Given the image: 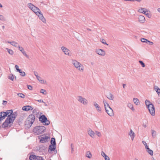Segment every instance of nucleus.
<instances>
[{"instance_id":"49","label":"nucleus","mask_w":160,"mask_h":160,"mask_svg":"<svg viewBox=\"0 0 160 160\" xmlns=\"http://www.w3.org/2000/svg\"><path fill=\"white\" fill-rule=\"evenodd\" d=\"M9 78L12 81H13L14 79V76L12 75L10 76L9 77Z\"/></svg>"},{"instance_id":"27","label":"nucleus","mask_w":160,"mask_h":160,"mask_svg":"<svg viewBox=\"0 0 160 160\" xmlns=\"http://www.w3.org/2000/svg\"><path fill=\"white\" fill-rule=\"evenodd\" d=\"M145 104L147 107V108L148 107L150 106L151 105H152V104L149 100H146L145 101Z\"/></svg>"},{"instance_id":"32","label":"nucleus","mask_w":160,"mask_h":160,"mask_svg":"<svg viewBox=\"0 0 160 160\" xmlns=\"http://www.w3.org/2000/svg\"><path fill=\"white\" fill-rule=\"evenodd\" d=\"M40 11H41L40 9L37 7L33 12H34L36 15H38V13L40 12Z\"/></svg>"},{"instance_id":"7","label":"nucleus","mask_w":160,"mask_h":160,"mask_svg":"<svg viewBox=\"0 0 160 160\" xmlns=\"http://www.w3.org/2000/svg\"><path fill=\"white\" fill-rule=\"evenodd\" d=\"M61 49L64 54L65 55L69 56H71L72 55V53L70 50L65 47H61Z\"/></svg>"},{"instance_id":"5","label":"nucleus","mask_w":160,"mask_h":160,"mask_svg":"<svg viewBox=\"0 0 160 160\" xmlns=\"http://www.w3.org/2000/svg\"><path fill=\"white\" fill-rule=\"evenodd\" d=\"M39 120L42 123H44L45 125H48L50 123L49 121L47 119V118L44 115L41 116L39 118Z\"/></svg>"},{"instance_id":"38","label":"nucleus","mask_w":160,"mask_h":160,"mask_svg":"<svg viewBox=\"0 0 160 160\" xmlns=\"http://www.w3.org/2000/svg\"><path fill=\"white\" fill-rule=\"evenodd\" d=\"M141 41L142 42H144L147 43H148V40L144 38H141Z\"/></svg>"},{"instance_id":"64","label":"nucleus","mask_w":160,"mask_h":160,"mask_svg":"<svg viewBox=\"0 0 160 160\" xmlns=\"http://www.w3.org/2000/svg\"><path fill=\"white\" fill-rule=\"evenodd\" d=\"M142 126H143L144 127V128H146L147 127V125L146 124H143V125H142Z\"/></svg>"},{"instance_id":"61","label":"nucleus","mask_w":160,"mask_h":160,"mask_svg":"<svg viewBox=\"0 0 160 160\" xmlns=\"http://www.w3.org/2000/svg\"><path fill=\"white\" fill-rule=\"evenodd\" d=\"M74 151V148L73 147H71V153H72Z\"/></svg>"},{"instance_id":"19","label":"nucleus","mask_w":160,"mask_h":160,"mask_svg":"<svg viewBox=\"0 0 160 160\" xmlns=\"http://www.w3.org/2000/svg\"><path fill=\"white\" fill-rule=\"evenodd\" d=\"M138 21L141 23H143L145 21L144 17L142 15H140L138 17Z\"/></svg>"},{"instance_id":"20","label":"nucleus","mask_w":160,"mask_h":160,"mask_svg":"<svg viewBox=\"0 0 160 160\" xmlns=\"http://www.w3.org/2000/svg\"><path fill=\"white\" fill-rule=\"evenodd\" d=\"M103 102L104 104V106L105 110L110 107L108 103L107 102V101L105 99L103 100Z\"/></svg>"},{"instance_id":"55","label":"nucleus","mask_w":160,"mask_h":160,"mask_svg":"<svg viewBox=\"0 0 160 160\" xmlns=\"http://www.w3.org/2000/svg\"><path fill=\"white\" fill-rule=\"evenodd\" d=\"M105 160H110L109 158L107 155L104 158Z\"/></svg>"},{"instance_id":"4","label":"nucleus","mask_w":160,"mask_h":160,"mask_svg":"<svg viewBox=\"0 0 160 160\" xmlns=\"http://www.w3.org/2000/svg\"><path fill=\"white\" fill-rule=\"evenodd\" d=\"M46 130L45 128L43 126L36 127L33 129L34 133L36 135H39L43 132Z\"/></svg>"},{"instance_id":"58","label":"nucleus","mask_w":160,"mask_h":160,"mask_svg":"<svg viewBox=\"0 0 160 160\" xmlns=\"http://www.w3.org/2000/svg\"><path fill=\"white\" fill-rule=\"evenodd\" d=\"M37 110L36 109H34L32 111V113L34 114H35V113H36Z\"/></svg>"},{"instance_id":"47","label":"nucleus","mask_w":160,"mask_h":160,"mask_svg":"<svg viewBox=\"0 0 160 160\" xmlns=\"http://www.w3.org/2000/svg\"><path fill=\"white\" fill-rule=\"evenodd\" d=\"M22 54L24 55L27 58H29V56L28 55H27V54H26V52H25V51L24 50L23 52H22Z\"/></svg>"},{"instance_id":"59","label":"nucleus","mask_w":160,"mask_h":160,"mask_svg":"<svg viewBox=\"0 0 160 160\" xmlns=\"http://www.w3.org/2000/svg\"><path fill=\"white\" fill-rule=\"evenodd\" d=\"M7 101H4V100L3 101V103H2L3 104L5 105L7 104Z\"/></svg>"},{"instance_id":"57","label":"nucleus","mask_w":160,"mask_h":160,"mask_svg":"<svg viewBox=\"0 0 160 160\" xmlns=\"http://www.w3.org/2000/svg\"><path fill=\"white\" fill-rule=\"evenodd\" d=\"M34 75H35V76L37 77H38V73L37 72H34Z\"/></svg>"},{"instance_id":"60","label":"nucleus","mask_w":160,"mask_h":160,"mask_svg":"<svg viewBox=\"0 0 160 160\" xmlns=\"http://www.w3.org/2000/svg\"><path fill=\"white\" fill-rule=\"evenodd\" d=\"M149 42L150 45H153V43L152 42L149 41L148 40V43Z\"/></svg>"},{"instance_id":"29","label":"nucleus","mask_w":160,"mask_h":160,"mask_svg":"<svg viewBox=\"0 0 160 160\" xmlns=\"http://www.w3.org/2000/svg\"><path fill=\"white\" fill-rule=\"evenodd\" d=\"M56 146L53 145H50L49 146V151H54L56 148Z\"/></svg>"},{"instance_id":"31","label":"nucleus","mask_w":160,"mask_h":160,"mask_svg":"<svg viewBox=\"0 0 160 160\" xmlns=\"http://www.w3.org/2000/svg\"><path fill=\"white\" fill-rule=\"evenodd\" d=\"M5 113L4 112H2L0 113V116L2 119H3L5 118L6 116Z\"/></svg>"},{"instance_id":"46","label":"nucleus","mask_w":160,"mask_h":160,"mask_svg":"<svg viewBox=\"0 0 160 160\" xmlns=\"http://www.w3.org/2000/svg\"><path fill=\"white\" fill-rule=\"evenodd\" d=\"M101 42L103 44L107 45H108V44L106 42V41L104 39H102L101 40Z\"/></svg>"},{"instance_id":"24","label":"nucleus","mask_w":160,"mask_h":160,"mask_svg":"<svg viewBox=\"0 0 160 160\" xmlns=\"http://www.w3.org/2000/svg\"><path fill=\"white\" fill-rule=\"evenodd\" d=\"M37 79L42 84H45L46 82V81L43 79H41V77L39 76H38L36 77Z\"/></svg>"},{"instance_id":"8","label":"nucleus","mask_w":160,"mask_h":160,"mask_svg":"<svg viewBox=\"0 0 160 160\" xmlns=\"http://www.w3.org/2000/svg\"><path fill=\"white\" fill-rule=\"evenodd\" d=\"M149 112L152 116L155 115V108L154 105L152 104L147 108Z\"/></svg>"},{"instance_id":"34","label":"nucleus","mask_w":160,"mask_h":160,"mask_svg":"<svg viewBox=\"0 0 160 160\" xmlns=\"http://www.w3.org/2000/svg\"><path fill=\"white\" fill-rule=\"evenodd\" d=\"M147 151L152 156L153 155V151L150 149L149 148L147 149Z\"/></svg>"},{"instance_id":"16","label":"nucleus","mask_w":160,"mask_h":160,"mask_svg":"<svg viewBox=\"0 0 160 160\" xmlns=\"http://www.w3.org/2000/svg\"><path fill=\"white\" fill-rule=\"evenodd\" d=\"M128 134L132 140H133L135 137V133L132 129H130V131L129 132Z\"/></svg>"},{"instance_id":"22","label":"nucleus","mask_w":160,"mask_h":160,"mask_svg":"<svg viewBox=\"0 0 160 160\" xmlns=\"http://www.w3.org/2000/svg\"><path fill=\"white\" fill-rule=\"evenodd\" d=\"M88 134L92 138H94L95 133L91 129H90L88 131Z\"/></svg>"},{"instance_id":"26","label":"nucleus","mask_w":160,"mask_h":160,"mask_svg":"<svg viewBox=\"0 0 160 160\" xmlns=\"http://www.w3.org/2000/svg\"><path fill=\"white\" fill-rule=\"evenodd\" d=\"M128 107L130 109H131L133 111H135V109L133 108V105L130 103H128L127 105Z\"/></svg>"},{"instance_id":"23","label":"nucleus","mask_w":160,"mask_h":160,"mask_svg":"<svg viewBox=\"0 0 160 160\" xmlns=\"http://www.w3.org/2000/svg\"><path fill=\"white\" fill-rule=\"evenodd\" d=\"M6 114V116H8V117L11 116L12 114H13V111L12 110H7L6 112H4Z\"/></svg>"},{"instance_id":"35","label":"nucleus","mask_w":160,"mask_h":160,"mask_svg":"<svg viewBox=\"0 0 160 160\" xmlns=\"http://www.w3.org/2000/svg\"><path fill=\"white\" fill-rule=\"evenodd\" d=\"M51 143L52 145L56 146V142L54 138H52L51 141Z\"/></svg>"},{"instance_id":"2","label":"nucleus","mask_w":160,"mask_h":160,"mask_svg":"<svg viewBox=\"0 0 160 160\" xmlns=\"http://www.w3.org/2000/svg\"><path fill=\"white\" fill-rule=\"evenodd\" d=\"M35 120V116L32 114L30 115L25 122V125L28 128L30 127L34 122Z\"/></svg>"},{"instance_id":"52","label":"nucleus","mask_w":160,"mask_h":160,"mask_svg":"<svg viewBox=\"0 0 160 160\" xmlns=\"http://www.w3.org/2000/svg\"><path fill=\"white\" fill-rule=\"evenodd\" d=\"M101 154L102 156L104 158L107 156L105 153L103 151L102 152Z\"/></svg>"},{"instance_id":"51","label":"nucleus","mask_w":160,"mask_h":160,"mask_svg":"<svg viewBox=\"0 0 160 160\" xmlns=\"http://www.w3.org/2000/svg\"><path fill=\"white\" fill-rule=\"evenodd\" d=\"M125 1H131V2H134L135 1H137L138 2H140L141 1V0H124Z\"/></svg>"},{"instance_id":"18","label":"nucleus","mask_w":160,"mask_h":160,"mask_svg":"<svg viewBox=\"0 0 160 160\" xmlns=\"http://www.w3.org/2000/svg\"><path fill=\"white\" fill-rule=\"evenodd\" d=\"M157 92L159 97L160 96V88L157 86H155L153 88Z\"/></svg>"},{"instance_id":"21","label":"nucleus","mask_w":160,"mask_h":160,"mask_svg":"<svg viewBox=\"0 0 160 160\" xmlns=\"http://www.w3.org/2000/svg\"><path fill=\"white\" fill-rule=\"evenodd\" d=\"M94 106L95 107L97 111L98 112H100L101 110V107L99 106L97 103L96 102H94Z\"/></svg>"},{"instance_id":"44","label":"nucleus","mask_w":160,"mask_h":160,"mask_svg":"<svg viewBox=\"0 0 160 160\" xmlns=\"http://www.w3.org/2000/svg\"><path fill=\"white\" fill-rule=\"evenodd\" d=\"M96 134L98 137H101V133L98 132V131H96L95 132V134Z\"/></svg>"},{"instance_id":"36","label":"nucleus","mask_w":160,"mask_h":160,"mask_svg":"<svg viewBox=\"0 0 160 160\" xmlns=\"http://www.w3.org/2000/svg\"><path fill=\"white\" fill-rule=\"evenodd\" d=\"M152 137L153 138H154L156 135V132L154 130H152Z\"/></svg>"},{"instance_id":"1","label":"nucleus","mask_w":160,"mask_h":160,"mask_svg":"<svg viewBox=\"0 0 160 160\" xmlns=\"http://www.w3.org/2000/svg\"><path fill=\"white\" fill-rule=\"evenodd\" d=\"M16 115V112H14L13 114H12L11 116L8 117L5 121L2 124V127L5 128L8 126L10 127L11 124H12L14 120Z\"/></svg>"},{"instance_id":"9","label":"nucleus","mask_w":160,"mask_h":160,"mask_svg":"<svg viewBox=\"0 0 160 160\" xmlns=\"http://www.w3.org/2000/svg\"><path fill=\"white\" fill-rule=\"evenodd\" d=\"M30 160H43L42 157L34 155H30L29 157Z\"/></svg>"},{"instance_id":"3","label":"nucleus","mask_w":160,"mask_h":160,"mask_svg":"<svg viewBox=\"0 0 160 160\" xmlns=\"http://www.w3.org/2000/svg\"><path fill=\"white\" fill-rule=\"evenodd\" d=\"M72 63L75 67L79 71L83 72L84 71V66L79 62L74 59L72 60Z\"/></svg>"},{"instance_id":"50","label":"nucleus","mask_w":160,"mask_h":160,"mask_svg":"<svg viewBox=\"0 0 160 160\" xmlns=\"http://www.w3.org/2000/svg\"><path fill=\"white\" fill-rule=\"evenodd\" d=\"M156 102L158 104H160V98H158L156 99Z\"/></svg>"},{"instance_id":"39","label":"nucleus","mask_w":160,"mask_h":160,"mask_svg":"<svg viewBox=\"0 0 160 160\" xmlns=\"http://www.w3.org/2000/svg\"><path fill=\"white\" fill-rule=\"evenodd\" d=\"M17 95H18V96L21 97L22 98H24L25 97V95L22 93H17Z\"/></svg>"},{"instance_id":"25","label":"nucleus","mask_w":160,"mask_h":160,"mask_svg":"<svg viewBox=\"0 0 160 160\" xmlns=\"http://www.w3.org/2000/svg\"><path fill=\"white\" fill-rule=\"evenodd\" d=\"M107 97L110 100H113L114 99L113 95L110 92L107 96Z\"/></svg>"},{"instance_id":"43","label":"nucleus","mask_w":160,"mask_h":160,"mask_svg":"<svg viewBox=\"0 0 160 160\" xmlns=\"http://www.w3.org/2000/svg\"><path fill=\"white\" fill-rule=\"evenodd\" d=\"M0 20L1 21H4L5 20V18L2 15L0 14Z\"/></svg>"},{"instance_id":"41","label":"nucleus","mask_w":160,"mask_h":160,"mask_svg":"<svg viewBox=\"0 0 160 160\" xmlns=\"http://www.w3.org/2000/svg\"><path fill=\"white\" fill-rule=\"evenodd\" d=\"M40 92L43 94L44 95H46L47 94L46 91L43 89H41L40 90Z\"/></svg>"},{"instance_id":"54","label":"nucleus","mask_w":160,"mask_h":160,"mask_svg":"<svg viewBox=\"0 0 160 160\" xmlns=\"http://www.w3.org/2000/svg\"><path fill=\"white\" fill-rule=\"evenodd\" d=\"M28 88L29 90H32V87L31 86L29 85H27Z\"/></svg>"},{"instance_id":"15","label":"nucleus","mask_w":160,"mask_h":160,"mask_svg":"<svg viewBox=\"0 0 160 160\" xmlns=\"http://www.w3.org/2000/svg\"><path fill=\"white\" fill-rule=\"evenodd\" d=\"M7 42L8 43H10L12 45L15 47L18 48L19 46L18 44L15 41L10 42L9 41H7Z\"/></svg>"},{"instance_id":"14","label":"nucleus","mask_w":160,"mask_h":160,"mask_svg":"<svg viewBox=\"0 0 160 160\" xmlns=\"http://www.w3.org/2000/svg\"><path fill=\"white\" fill-rule=\"evenodd\" d=\"M22 109L23 110L28 111L29 110H33V108L31 106L27 105L23 107L22 108Z\"/></svg>"},{"instance_id":"45","label":"nucleus","mask_w":160,"mask_h":160,"mask_svg":"<svg viewBox=\"0 0 160 160\" xmlns=\"http://www.w3.org/2000/svg\"><path fill=\"white\" fill-rule=\"evenodd\" d=\"M142 142L143 144L145 145V148L146 149H147V148H148V146L147 144V143H146V142H145L143 141Z\"/></svg>"},{"instance_id":"10","label":"nucleus","mask_w":160,"mask_h":160,"mask_svg":"<svg viewBox=\"0 0 160 160\" xmlns=\"http://www.w3.org/2000/svg\"><path fill=\"white\" fill-rule=\"evenodd\" d=\"M40 139V142L42 143H44L48 142L49 139V138L48 136L41 137L39 138Z\"/></svg>"},{"instance_id":"6","label":"nucleus","mask_w":160,"mask_h":160,"mask_svg":"<svg viewBox=\"0 0 160 160\" xmlns=\"http://www.w3.org/2000/svg\"><path fill=\"white\" fill-rule=\"evenodd\" d=\"M77 99L78 102L84 105H87L88 103L87 100L83 98L82 96H78L77 97Z\"/></svg>"},{"instance_id":"17","label":"nucleus","mask_w":160,"mask_h":160,"mask_svg":"<svg viewBox=\"0 0 160 160\" xmlns=\"http://www.w3.org/2000/svg\"><path fill=\"white\" fill-rule=\"evenodd\" d=\"M144 14L149 18H151L152 17V15L151 14L150 12L147 9H146V10Z\"/></svg>"},{"instance_id":"56","label":"nucleus","mask_w":160,"mask_h":160,"mask_svg":"<svg viewBox=\"0 0 160 160\" xmlns=\"http://www.w3.org/2000/svg\"><path fill=\"white\" fill-rule=\"evenodd\" d=\"M37 101L39 102H44L43 101V100L42 99L37 100Z\"/></svg>"},{"instance_id":"48","label":"nucleus","mask_w":160,"mask_h":160,"mask_svg":"<svg viewBox=\"0 0 160 160\" xmlns=\"http://www.w3.org/2000/svg\"><path fill=\"white\" fill-rule=\"evenodd\" d=\"M20 73V75L24 77L25 76L26 74L24 72L21 71Z\"/></svg>"},{"instance_id":"30","label":"nucleus","mask_w":160,"mask_h":160,"mask_svg":"<svg viewBox=\"0 0 160 160\" xmlns=\"http://www.w3.org/2000/svg\"><path fill=\"white\" fill-rule=\"evenodd\" d=\"M133 101L134 103L136 105H138L139 102V100L137 98H133Z\"/></svg>"},{"instance_id":"28","label":"nucleus","mask_w":160,"mask_h":160,"mask_svg":"<svg viewBox=\"0 0 160 160\" xmlns=\"http://www.w3.org/2000/svg\"><path fill=\"white\" fill-rule=\"evenodd\" d=\"M86 156L89 158H91L92 157V155L90 151H87L86 152Z\"/></svg>"},{"instance_id":"40","label":"nucleus","mask_w":160,"mask_h":160,"mask_svg":"<svg viewBox=\"0 0 160 160\" xmlns=\"http://www.w3.org/2000/svg\"><path fill=\"white\" fill-rule=\"evenodd\" d=\"M7 49L8 52L11 55H12L13 53V51L10 49H9L8 48H7Z\"/></svg>"},{"instance_id":"33","label":"nucleus","mask_w":160,"mask_h":160,"mask_svg":"<svg viewBox=\"0 0 160 160\" xmlns=\"http://www.w3.org/2000/svg\"><path fill=\"white\" fill-rule=\"evenodd\" d=\"M146 9V8H141L139 9L138 11L144 14Z\"/></svg>"},{"instance_id":"12","label":"nucleus","mask_w":160,"mask_h":160,"mask_svg":"<svg viewBox=\"0 0 160 160\" xmlns=\"http://www.w3.org/2000/svg\"><path fill=\"white\" fill-rule=\"evenodd\" d=\"M105 111L107 114L110 117L113 116L114 115V113L112 109L111 108L106 109Z\"/></svg>"},{"instance_id":"62","label":"nucleus","mask_w":160,"mask_h":160,"mask_svg":"<svg viewBox=\"0 0 160 160\" xmlns=\"http://www.w3.org/2000/svg\"><path fill=\"white\" fill-rule=\"evenodd\" d=\"M37 7L35 6L32 8L31 10H32V11H33V10H34Z\"/></svg>"},{"instance_id":"53","label":"nucleus","mask_w":160,"mask_h":160,"mask_svg":"<svg viewBox=\"0 0 160 160\" xmlns=\"http://www.w3.org/2000/svg\"><path fill=\"white\" fill-rule=\"evenodd\" d=\"M19 48V50L22 52H23L24 51V49L22 47H20V46L18 47Z\"/></svg>"},{"instance_id":"11","label":"nucleus","mask_w":160,"mask_h":160,"mask_svg":"<svg viewBox=\"0 0 160 160\" xmlns=\"http://www.w3.org/2000/svg\"><path fill=\"white\" fill-rule=\"evenodd\" d=\"M95 52L97 54L101 56H104L106 54L105 51L101 49H96Z\"/></svg>"},{"instance_id":"42","label":"nucleus","mask_w":160,"mask_h":160,"mask_svg":"<svg viewBox=\"0 0 160 160\" xmlns=\"http://www.w3.org/2000/svg\"><path fill=\"white\" fill-rule=\"evenodd\" d=\"M139 62L141 64L142 67H144L145 66V65L143 62L141 61H139Z\"/></svg>"},{"instance_id":"37","label":"nucleus","mask_w":160,"mask_h":160,"mask_svg":"<svg viewBox=\"0 0 160 160\" xmlns=\"http://www.w3.org/2000/svg\"><path fill=\"white\" fill-rule=\"evenodd\" d=\"M34 6L33 4L32 3H30L28 4V7L30 8L31 10L32 9V8Z\"/></svg>"},{"instance_id":"13","label":"nucleus","mask_w":160,"mask_h":160,"mask_svg":"<svg viewBox=\"0 0 160 160\" xmlns=\"http://www.w3.org/2000/svg\"><path fill=\"white\" fill-rule=\"evenodd\" d=\"M39 19H40L43 23H46V21L45 18L44 17L42 13H41L40 11V12H39L38 15Z\"/></svg>"},{"instance_id":"63","label":"nucleus","mask_w":160,"mask_h":160,"mask_svg":"<svg viewBox=\"0 0 160 160\" xmlns=\"http://www.w3.org/2000/svg\"><path fill=\"white\" fill-rule=\"evenodd\" d=\"M15 68H16V69L17 70V69H19V67L18 65H16L15 66Z\"/></svg>"}]
</instances>
